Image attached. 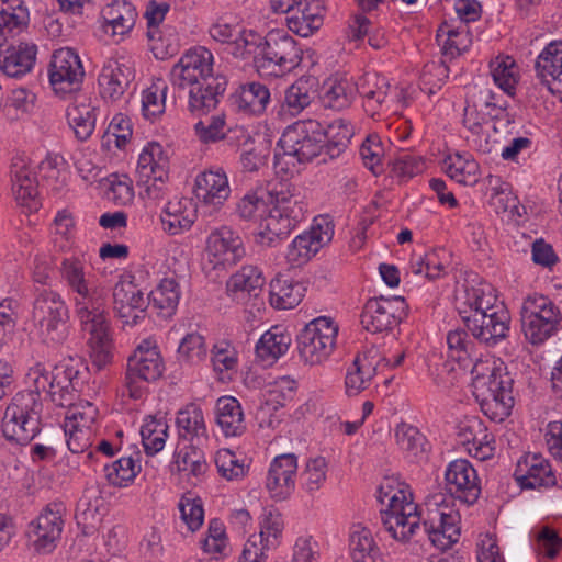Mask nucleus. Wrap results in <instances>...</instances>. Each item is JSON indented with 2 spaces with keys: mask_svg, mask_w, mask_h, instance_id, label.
Returning a JSON list of instances; mask_svg holds the SVG:
<instances>
[{
  "mask_svg": "<svg viewBox=\"0 0 562 562\" xmlns=\"http://www.w3.org/2000/svg\"><path fill=\"white\" fill-rule=\"evenodd\" d=\"M324 128L326 144L325 155H327L329 159L338 158L350 143L353 136V127L348 121L337 119L327 126H324Z\"/></svg>",
  "mask_w": 562,
  "mask_h": 562,
  "instance_id": "obj_45",
  "label": "nucleus"
},
{
  "mask_svg": "<svg viewBox=\"0 0 562 562\" xmlns=\"http://www.w3.org/2000/svg\"><path fill=\"white\" fill-rule=\"evenodd\" d=\"M102 18L114 34L123 35L133 29L137 12L131 2L115 0L102 10Z\"/></svg>",
  "mask_w": 562,
  "mask_h": 562,
  "instance_id": "obj_43",
  "label": "nucleus"
},
{
  "mask_svg": "<svg viewBox=\"0 0 562 562\" xmlns=\"http://www.w3.org/2000/svg\"><path fill=\"white\" fill-rule=\"evenodd\" d=\"M327 462L323 457L310 459L301 474L303 486L308 493L318 491L326 480Z\"/></svg>",
  "mask_w": 562,
  "mask_h": 562,
  "instance_id": "obj_60",
  "label": "nucleus"
},
{
  "mask_svg": "<svg viewBox=\"0 0 562 562\" xmlns=\"http://www.w3.org/2000/svg\"><path fill=\"white\" fill-rule=\"evenodd\" d=\"M446 490L456 499L472 505L481 494L480 480L473 465L465 459L451 461L445 472Z\"/></svg>",
  "mask_w": 562,
  "mask_h": 562,
  "instance_id": "obj_17",
  "label": "nucleus"
},
{
  "mask_svg": "<svg viewBox=\"0 0 562 562\" xmlns=\"http://www.w3.org/2000/svg\"><path fill=\"white\" fill-rule=\"evenodd\" d=\"M325 108L336 111L348 108L353 99V87L347 80H335L324 86V92L321 97Z\"/></svg>",
  "mask_w": 562,
  "mask_h": 562,
  "instance_id": "obj_51",
  "label": "nucleus"
},
{
  "mask_svg": "<svg viewBox=\"0 0 562 562\" xmlns=\"http://www.w3.org/2000/svg\"><path fill=\"white\" fill-rule=\"evenodd\" d=\"M334 234V226L327 218L322 217L321 222H316L308 232L296 236L293 240L303 249H308L311 256H315L319 249L328 244Z\"/></svg>",
  "mask_w": 562,
  "mask_h": 562,
  "instance_id": "obj_49",
  "label": "nucleus"
},
{
  "mask_svg": "<svg viewBox=\"0 0 562 562\" xmlns=\"http://www.w3.org/2000/svg\"><path fill=\"white\" fill-rule=\"evenodd\" d=\"M194 131L199 139L205 144L223 139L225 134L224 115H214L200 120L194 125Z\"/></svg>",
  "mask_w": 562,
  "mask_h": 562,
  "instance_id": "obj_62",
  "label": "nucleus"
},
{
  "mask_svg": "<svg viewBox=\"0 0 562 562\" xmlns=\"http://www.w3.org/2000/svg\"><path fill=\"white\" fill-rule=\"evenodd\" d=\"M537 78L562 99V41L549 43L536 59Z\"/></svg>",
  "mask_w": 562,
  "mask_h": 562,
  "instance_id": "obj_25",
  "label": "nucleus"
},
{
  "mask_svg": "<svg viewBox=\"0 0 562 562\" xmlns=\"http://www.w3.org/2000/svg\"><path fill=\"white\" fill-rule=\"evenodd\" d=\"M37 46L19 42L3 48L0 46V69L9 77H21L30 72L36 60Z\"/></svg>",
  "mask_w": 562,
  "mask_h": 562,
  "instance_id": "obj_29",
  "label": "nucleus"
},
{
  "mask_svg": "<svg viewBox=\"0 0 562 562\" xmlns=\"http://www.w3.org/2000/svg\"><path fill=\"white\" fill-rule=\"evenodd\" d=\"M404 307L402 296L369 299L361 313V324L373 334L390 331L401 323Z\"/></svg>",
  "mask_w": 562,
  "mask_h": 562,
  "instance_id": "obj_14",
  "label": "nucleus"
},
{
  "mask_svg": "<svg viewBox=\"0 0 562 562\" xmlns=\"http://www.w3.org/2000/svg\"><path fill=\"white\" fill-rule=\"evenodd\" d=\"M10 177L16 202L29 211L37 210L40 206L37 180L25 157H13L10 166Z\"/></svg>",
  "mask_w": 562,
  "mask_h": 562,
  "instance_id": "obj_24",
  "label": "nucleus"
},
{
  "mask_svg": "<svg viewBox=\"0 0 562 562\" xmlns=\"http://www.w3.org/2000/svg\"><path fill=\"white\" fill-rule=\"evenodd\" d=\"M237 109L248 114H261L270 101L269 89L260 82H249L240 86L233 95Z\"/></svg>",
  "mask_w": 562,
  "mask_h": 562,
  "instance_id": "obj_39",
  "label": "nucleus"
},
{
  "mask_svg": "<svg viewBox=\"0 0 562 562\" xmlns=\"http://www.w3.org/2000/svg\"><path fill=\"white\" fill-rule=\"evenodd\" d=\"M176 424L179 437L191 443L201 445L207 440V431L201 407L190 403L177 414Z\"/></svg>",
  "mask_w": 562,
  "mask_h": 562,
  "instance_id": "obj_34",
  "label": "nucleus"
},
{
  "mask_svg": "<svg viewBox=\"0 0 562 562\" xmlns=\"http://www.w3.org/2000/svg\"><path fill=\"white\" fill-rule=\"evenodd\" d=\"M140 467L131 457H122L111 465H105V477L111 485L123 487L132 482Z\"/></svg>",
  "mask_w": 562,
  "mask_h": 562,
  "instance_id": "obj_53",
  "label": "nucleus"
},
{
  "mask_svg": "<svg viewBox=\"0 0 562 562\" xmlns=\"http://www.w3.org/2000/svg\"><path fill=\"white\" fill-rule=\"evenodd\" d=\"M181 519L191 531L198 530L204 520V510L200 498L183 496L179 502Z\"/></svg>",
  "mask_w": 562,
  "mask_h": 562,
  "instance_id": "obj_64",
  "label": "nucleus"
},
{
  "mask_svg": "<svg viewBox=\"0 0 562 562\" xmlns=\"http://www.w3.org/2000/svg\"><path fill=\"white\" fill-rule=\"evenodd\" d=\"M395 439L400 449L406 452L408 458L417 461L427 458L429 450L428 441L418 428L401 423L395 429Z\"/></svg>",
  "mask_w": 562,
  "mask_h": 562,
  "instance_id": "obj_42",
  "label": "nucleus"
},
{
  "mask_svg": "<svg viewBox=\"0 0 562 562\" xmlns=\"http://www.w3.org/2000/svg\"><path fill=\"white\" fill-rule=\"evenodd\" d=\"M180 299L179 284L175 279H162L159 285L150 292L147 302L162 318L171 317L178 307Z\"/></svg>",
  "mask_w": 562,
  "mask_h": 562,
  "instance_id": "obj_41",
  "label": "nucleus"
},
{
  "mask_svg": "<svg viewBox=\"0 0 562 562\" xmlns=\"http://www.w3.org/2000/svg\"><path fill=\"white\" fill-rule=\"evenodd\" d=\"M140 436L145 452L154 456L165 447L168 425L162 417L148 416L140 427Z\"/></svg>",
  "mask_w": 562,
  "mask_h": 562,
  "instance_id": "obj_46",
  "label": "nucleus"
},
{
  "mask_svg": "<svg viewBox=\"0 0 562 562\" xmlns=\"http://www.w3.org/2000/svg\"><path fill=\"white\" fill-rule=\"evenodd\" d=\"M283 527L284 524L281 514L269 512L261 521L259 541L265 543L268 548L277 547Z\"/></svg>",
  "mask_w": 562,
  "mask_h": 562,
  "instance_id": "obj_63",
  "label": "nucleus"
},
{
  "mask_svg": "<svg viewBox=\"0 0 562 562\" xmlns=\"http://www.w3.org/2000/svg\"><path fill=\"white\" fill-rule=\"evenodd\" d=\"M75 314L82 330L89 334L91 358L99 368L105 367L112 359V339L106 312V292L97 286L74 296Z\"/></svg>",
  "mask_w": 562,
  "mask_h": 562,
  "instance_id": "obj_3",
  "label": "nucleus"
},
{
  "mask_svg": "<svg viewBox=\"0 0 562 562\" xmlns=\"http://www.w3.org/2000/svg\"><path fill=\"white\" fill-rule=\"evenodd\" d=\"M349 551L352 562H385L371 530L361 525L352 526L350 530Z\"/></svg>",
  "mask_w": 562,
  "mask_h": 562,
  "instance_id": "obj_35",
  "label": "nucleus"
},
{
  "mask_svg": "<svg viewBox=\"0 0 562 562\" xmlns=\"http://www.w3.org/2000/svg\"><path fill=\"white\" fill-rule=\"evenodd\" d=\"M215 420L226 437H238L246 430L241 405L232 396H222L216 401Z\"/></svg>",
  "mask_w": 562,
  "mask_h": 562,
  "instance_id": "obj_33",
  "label": "nucleus"
},
{
  "mask_svg": "<svg viewBox=\"0 0 562 562\" xmlns=\"http://www.w3.org/2000/svg\"><path fill=\"white\" fill-rule=\"evenodd\" d=\"M515 477L522 488L549 487L555 484L549 461L539 453H527L517 463Z\"/></svg>",
  "mask_w": 562,
  "mask_h": 562,
  "instance_id": "obj_26",
  "label": "nucleus"
},
{
  "mask_svg": "<svg viewBox=\"0 0 562 562\" xmlns=\"http://www.w3.org/2000/svg\"><path fill=\"white\" fill-rule=\"evenodd\" d=\"M43 402L36 391L18 392L5 408L1 429L8 441L24 446L42 430Z\"/></svg>",
  "mask_w": 562,
  "mask_h": 562,
  "instance_id": "obj_4",
  "label": "nucleus"
},
{
  "mask_svg": "<svg viewBox=\"0 0 562 562\" xmlns=\"http://www.w3.org/2000/svg\"><path fill=\"white\" fill-rule=\"evenodd\" d=\"M304 291L301 283L284 277H277L270 282V304L278 310L293 308L302 301Z\"/></svg>",
  "mask_w": 562,
  "mask_h": 562,
  "instance_id": "obj_37",
  "label": "nucleus"
},
{
  "mask_svg": "<svg viewBox=\"0 0 562 562\" xmlns=\"http://www.w3.org/2000/svg\"><path fill=\"white\" fill-rule=\"evenodd\" d=\"M381 520L387 532L397 541H408L420 528L417 505L413 501L381 509Z\"/></svg>",
  "mask_w": 562,
  "mask_h": 562,
  "instance_id": "obj_22",
  "label": "nucleus"
},
{
  "mask_svg": "<svg viewBox=\"0 0 562 562\" xmlns=\"http://www.w3.org/2000/svg\"><path fill=\"white\" fill-rule=\"evenodd\" d=\"M338 325L326 316L311 321L297 335V350L301 360L318 366L328 360L336 347Z\"/></svg>",
  "mask_w": 562,
  "mask_h": 562,
  "instance_id": "obj_9",
  "label": "nucleus"
},
{
  "mask_svg": "<svg viewBox=\"0 0 562 562\" xmlns=\"http://www.w3.org/2000/svg\"><path fill=\"white\" fill-rule=\"evenodd\" d=\"M263 37L254 32L243 30L238 32L231 43V53L240 59L252 57L256 65L257 57L261 55Z\"/></svg>",
  "mask_w": 562,
  "mask_h": 562,
  "instance_id": "obj_52",
  "label": "nucleus"
},
{
  "mask_svg": "<svg viewBox=\"0 0 562 562\" xmlns=\"http://www.w3.org/2000/svg\"><path fill=\"white\" fill-rule=\"evenodd\" d=\"M113 305H130L139 308L147 307L148 302L136 284L130 280H121L113 289Z\"/></svg>",
  "mask_w": 562,
  "mask_h": 562,
  "instance_id": "obj_58",
  "label": "nucleus"
},
{
  "mask_svg": "<svg viewBox=\"0 0 562 562\" xmlns=\"http://www.w3.org/2000/svg\"><path fill=\"white\" fill-rule=\"evenodd\" d=\"M170 82L188 90V108L195 115H206L214 110L227 88L226 77L213 74V54L201 46L188 50L173 65Z\"/></svg>",
  "mask_w": 562,
  "mask_h": 562,
  "instance_id": "obj_1",
  "label": "nucleus"
},
{
  "mask_svg": "<svg viewBox=\"0 0 562 562\" xmlns=\"http://www.w3.org/2000/svg\"><path fill=\"white\" fill-rule=\"evenodd\" d=\"M521 329L533 345L548 339L561 321L559 307L544 295H529L520 308Z\"/></svg>",
  "mask_w": 562,
  "mask_h": 562,
  "instance_id": "obj_10",
  "label": "nucleus"
},
{
  "mask_svg": "<svg viewBox=\"0 0 562 562\" xmlns=\"http://www.w3.org/2000/svg\"><path fill=\"white\" fill-rule=\"evenodd\" d=\"M291 345V336L280 327L266 331L256 345L257 356L268 362H273L283 356Z\"/></svg>",
  "mask_w": 562,
  "mask_h": 562,
  "instance_id": "obj_44",
  "label": "nucleus"
},
{
  "mask_svg": "<svg viewBox=\"0 0 562 562\" xmlns=\"http://www.w3.org/2000/svg\"><path fill=\"white\" fill-rule=\"evenodd\" d=\"M165 371V363L158 346L151 339L143 340L127 359L125 384L130 396L137 398L139 392L134 384L137 380L154 382Z\"/></svg>",
  "mask_w": 562,
  "mask_h": 562,
  "instance_id": "obj_12",
  "label": "nucleus"
},
{
  "mask_svg": "<svg viewBox=\"0 0 562 562\" xmlns=\"http://www.w3.org/2000/svg\"><path fill=\"white\" fill-rule=\"evenodd\" d=\"M30 14L21 0H0V35L20 34L29 24Z\"/></svg>",
  "mask_w": 562,
  "mask_h": 562,
  "instance_id": "obj_40",
  "label": "nucleus"
},
{
  "mask_svg": "<svg viewBox=\"0 0 562 562\" xmlns=\"http://www.w3.org/2000/svg\"><path fill=\"white\" fill-rule=\"evenodd\" d=\"M297 458L294 453L277 456L270 463L266 487L270 496L281 501L288 498L295 487Z\"/></svg>",
  "mask_w": 562,
  "mask_h": 562,
  "instance_id": "obj_20",
  "label": "nucleus"
},
{
  "mask_svg": "<svg viewBox=\"0 0 562 562\" xmlns=\"http://www.w3.org/2000/svg\"><path fill=\"white\" fill-rule=\"evenodd\" d=\"M302 54L297 42L291 35L284 31L272 30L263 37L256 69L263 77H280L301 64Z\"/></svg>",
  "mask_w": 562,
  "mask_h": 562,
  "instance_id": "obj_7",
  "label": "nucleus"
},
{
  "mask_svg": "<svg viewBox=\"0 0 562 562\" xmlns=\"http://www.w3.org/2000/svg\"><path fill=\"white\" fill-rule=\"evenodd\" d=\"M491 74L494 82L506 93L513 94L517 83L515 60L509 57L496 58L491 63Z\"/></svg>",
  "mask_w": 562,
  "mask_h": 562,
  "instance_id": "obj_57",
  "label": "nucleus"
},
{
  "mask_svg": "<svg viewBox=\"0 0 562 562\" xmlns=\"http://www.w3.org/2000/svg\"><path fill=\"white\" fill-rule=\"evenodd\" d=\"M87 367L79 358H69L56 364L50 372L48 395L56 406H68L85 384Z\"/></svg>",
  "mask_w": 562,
  "mask_h": 562,
  "instance_id": "obj_13",
  "label": "nucleus"
},
{
  "mask_svg": "<svg viewBox=\"0 0 562 562\" xmlns=\"http://www.w3.org/2000/svg\"><path fill=\"white\" fill-rule=\"evenodd\" d=\"M278 147L283 155L295 157L299 162H308L316 157H322V162H326L328 156L325 155V128L316 120H306L295 122L289 126L280 137Z\"/></svg>",
  "mask_w": 562,
  "mask_h": 562,
  "instance_id": "obj_8",
  "label": "nucleus"
},
{
  "mask_svg": "<svg viewBox=\"0 0 562 562\" xmlns=\"http://www.w3.org/2000/svg\"><path fill=\"white\" fill-rule=\"evenodd\" d=\"M133 79L134 70L132 67L119 60H109L102 67L98 78L101 97L111 101L121 99Z\"/></svg>",
  "mask_w": 562,
  "mask_h": 562,
  "instance_id": "obj_28",
  "label": "nucleus"
},
{
  "mask_svg": "<svg viewBox=\"0 0 562 562\" xmlns=\"http://www.w3.org/2000/svg\"><path fill=\"white\" fill-rule=\"evenodd\" d=\"M215 465L220 475L227 481L240 480L248 471L244 461H240L229 449H221L216 452Z\"/></svg>",
  "mask_w": 562,
  "mask_h": 562,
  "instance_id": "obj_54",
  "label": "nucleus"
},
{
  "mask_svg": "<svg viewBox=\"0 0 562 562\" xmlns=\"http://www.w3.org/2000/svg\"><path fill=\"white\" fill-rule=\"evenodd\" d=\"M68 307L61 295L52 289L36 290L32 321L44 342L60 345L68 337Z\"/></svg>",
  "mask_w": 562,
  "mask_h": 562,
  "instance_id": "obj_6",
  "label": "nucleus"
},
{
  "mask_svg": "<svg viewBox=\"0 0 562 562\" xmlns=\"http://www.w3.org/2000/svg\"><path fill=\"white\" fill-rule=\"evenodd\" d=\"M65 408L64 427L65 429H87L91 430L98 417V408L90 402H79L61 406Z\"/></svg>",
  "mask_w": 562,
  "mask_h": 562,
  "instance_id": "obj_50",
  "label": "nucleus"
},
{
  "mask_svg": "<svg viewBox=\"0 0 562 562\" xmlns=\"http://www.w3.org/2000/svg\"><path fill=\"white\" fill-rule=\"evenodd\" d=\"M324 11L321 0H302L292 15L286 16V25L296 35L308 37L323 25Z\"/></svg>",
  "mask_w": 562,
  "mask_h": 562,
  "instance_id": "obj_30",
  "label": "nucleus"
},
{
  "mask_svg": "<svg viewBox=\"0 0 562 562\" xmlns=\"http://www.w3.org/2000/svg\"><path fill=\"white\" fill-rule=\"evenodd\" d=\"M442 34L447 35V38L442 44V53L450 57L459 56L472 44V33L470 32L469 25L465 23H459L456 27H450L445 23L438 30V41H440Z\"/></svg>",
  "mask_w": 562,
  "mask_h": 562,
  "instance_id": "obj_47",
  "label": "nucleus"
},
{
  "mask_svg": "<svg viewBox=\"0 0 562 562\" xmlns=\"http://www.w3.org/2000/svg\"><path fill=\"white\" fill-rule=\"evenodd\" d=\"M194 216L191 200L181 198L166 204L160 220L165 232L177 235L192 226Z\"/></svg>",
  "mask_w": 562,
  "mask_h": 562,
  "instance_id": "obj_36",
  "label": "nucleus"
},
{
  "mask_svg": "<svg viewBox=\"0 0 562 562\" xmlns=\"http://www.w3.org/2000/svg\"><path fill=\"white\" fill-rule=\"evenodd\" d=\"M199 445L191 443L184 450H180L177 454V469L180 472H188L193 476H200L205 473L207 464L204 453L198 448Z\"/></svg>",
  "mask_w": 562,
  "mask_h": 562,
  "instance_id": "obj_56",
  "label": "nucleus"
},
{
  "mask_svg": "<svg viewBox=\"0 0 562 562\" xmlns=\"http://www.w3.org/2000/svg\"><path fill=\"white\" fill-rule=\"evenodd\" d=\"M473 393L481 411L492 422L502 423L514 406L513 378L503 362L477 361L471 371Z\"/></svg>",
  "mask_w": 562,
  "mask_h": 562,
  "instance_id": "obj_2",
  "label": "nucleus"
},
{
  "mask_svg": "<svg viewBox=\"0 0 562 562\" xmlns=\"http://www.w3.org/2000/svg\"><path fill=\"white\" fill-rule=\"evenodd\" d=\"M63 512V504L50 503L30 524L29 536L36 551L48 553L56 548L64 527Z\"/></svg>",
  "mask_w": 562,
  "mask_h": 562,
  "instance_id": "obj_16",
  "label": "nucleus"
},
{
  "mask_svg": "<svg viewBox=\"0 0 562 562\" xmlns=\"http://www.w3.org/2000/svg\"><path fill=\"white\" fill-rule=\"evenodd\" d=\"M206 251L213 258L214 267L223 268L237 265L246 255L241 237L228 226H222L210 234Z\"/></svg>",
  "mask_w": 562,
  "mask_h": 562,
  "instance_id": "obj_19",
  "label": "nucleus"
},
{
  "mask_svg": "<svg viewBox=\"0 0 562 562\" xmlns=\"http://www.w3.org/2000/svg\"><path fill=\"white\" fill-rule=\"evenodd\" d=\"M378 499L381 504L387 503L386 509H391L393 505H402L404 502L412 501V494L406 492L404 486H401L392 477H385L379 486Z\"/></svg>",
  "mask_w": 562,
  "mask_h": 562,
  "instance_id": "obj_61",
  "label": "nucleus"
},
{
  "mask_svg": "<svg viewBox=\"0 0 562 562\" xmlns=\"http://www.w3.org/2000/svg\"><path fill=\"white\" fill-rule=\"evenodd\" d=\"M273 207L261 216L256 243L265 247H276L304 216V205L294 195L283 191L269 192Z\"/></svg>",
  "mask_w": 562,
  "mask_h": 562,
  "instance_id": "obj_5",
  "label": "nucleus"
},
{
  "mask_svg": "<svg viewBox=\"0 0 562 562\" xmlns=\"http://www.w3.org/2000/svg\"><path fill=\"white\" fill-rule=\"evenodd\" d=\"M95 110L88 95H77L67 108V121L77 139L87 140L95 128Z\"/></svg>",
  "mask_w": 562,
  "mask_h": 562,
  "instance_id": "obj_32",
  "label": "nucleus"
},
{
  "mask_svg": "<svg viewBox=\"0 0 562 562\" xmlns=\"http://www.w3.org/2000/svg\"><path fill=\"white\" fill-rule=\"evenodd\" d=\"M436 508L428 507L427 518L424 520L425 532L434 547L440 550L449 549L456 543L460 536V529L457 526L458 515L450 512H443L436 502Z\"/></svg>",
  "mask_w": 562,
  "mask_h": 562,
  "instance_id": "obj_21",
  "label": "nucleus"
},
{
  "mask_svg": "<svg viewBox=\"0 0 562 562\" xmlns=\"http://www.w3.org/2000/svg\"><path fill=\"white\" fill-rule=\"evenodd\" d=\"M169 178V158L158 143H149L140 153L136 182L144 188L145 196L160 200L165 195L166 181Z\"/></svg>",
  "mask_w": 562,
  "mask_h": 562,
  "instance_id": "obj_11",
  "label": "nucleus"
},
{
  "mask_svg": "<svg viewBox=\"0 0 562 562\" xmlns=\"http://www.w3.org/2000/svg\"><path fill=\"white\" fill-rule=\"evenodd\" d=\"M85 70L79 56L68 47L54 52L49 64V81L56 92L79 89Z\"/></svg>",
  "mask_w": 562,
  "mask_h": 562,
  "instance_id": "obj_15",
  "label": "nucleus"
},
{
  "mask_svg": "<svg viewBox=\"0 0 562 562\" xmlns=\"http://www.w3.org/2000/svg\"><path fill=\"white\" fill-rule=\"evenodd\" d=\"M470 432L477 430L479 434H474L472 438L467 437V441L472 445L469 448V452H474V457L480 460H486L494 453V438L492 435L486 432V429L482 427V424L477 420H473L471 425L467 427Z\"/></svg>",
  "mask_w": 562,
  "mask_h": 562,
  "instance_id": "obj_59",
  "label": "nucleus"
},
{
  "mask_svg": "<svg viewBox=\"0 0 562 562\" xmlns=\"http://www.w3.org/2000/svg\"><path fill=\"white\" fill-rule=\"evenodd\" d=\"M315 97L313 80L301 77L285 90L281 104L282 112L296 116L313 102Z\"/></svg>",
  "mask_w": 562,
  "mask_h": 562,
  "instance_id": "obj_38",
  "label": "nucleus"
},
{
  "mask_svg": "<svg viewBox=\"0 0 562 562\" xmlns=\"http://www.w3.org/2000/svg\"><path fill=\"white\" fill-rule=\"evenodd\" d=\"M194 194L204 206L220 209L231 194L226 173L222 169L201 172L195 178Z\"/></svg>",
  "mask_w": 562,
  "mask_h": 562,
  "instance_id": "obj_27",
  "label": "nucleus"
},
{
  "mask_svg": "<svg viewBox=\"0 0 562 562\" xmlns=\"http://www.w3.org/2000/svg\"><path fill=\"white\" fill-rule=\"evenodd\" d=\"M263 284L265 278L257 267L244 266L227 280L226 291L233 300L245 302L247 299H257Z\"/></svg>",
  "mask_w": 562,
  "mask_h": 562,
  "instance_id": "obj_31",
  "label": "nucleus"
},
{
  "mask_svg": "<svg viewBox=\"0 0 562 562\" xmlns=\"http://www.w3.org/2000/svg\"><path fill=\"white\" fill-rule=\"evenodd\" d=\"M463 321L476 340L486 346H495L507 337L510 315L507 308H498L493 313L463 316Z\"/></svg>",
  "mask_w": 562,
  "mask_h": 562,
  "instance_id": "obj_18",
  "label": "nucleus"
},
{
  "mask_svg": "<svg viewBox=\"0 0 562 562\" xmlns=\"http://www.w3.org/2000/svg\"><path fill=\"white\" fill-rule=\"evenodd\" d=\"M167 83L161 79H156L142 93V112L145 119L155 121L165 113Z\"/></svg>",
  "mask_w": 562,
  "mask_h": 562,
  "instance_id": "obj_48",
  "label": "nucleus"
},
{
  "mask_svg": "<svg viewBox=\"0 0 562 562\" xmlns=\"http://www.w3.org/2000/svg\"><path fill=\"white\" fill-rule=\"evenodd\" d=\"M497 297L493 293L491 285H483L480 288H472L468 291V304L470 314L493 313L498 308H506L502 304H496Z\"/></svg>",
  "mask_w": 562,
  "mask_h": 562,
  "instance_id": "obj_55",
  "label": "nucleus"
},
{
  "mask_svg": "<svg viewBox=\"0 0 562 562\" xmlns=\"http://www.w3.org/2000/svg\"><path fill=\"white\" fill-rule=\"evenodd\" d=\"M381 361L389 364L387 360L381 357L375 346H371L357 355L346 373V393L352 396L367 389L370 381L376 374Z\"/></svg>",
  "mask_w": 562,
  "mask_h": 562,
  "instance_id": "obj_23",
  "label": "nucleus"
}]
</instances>
